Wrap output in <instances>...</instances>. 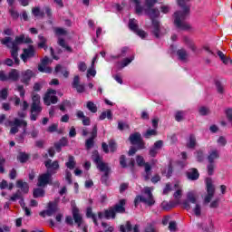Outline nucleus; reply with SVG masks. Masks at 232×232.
<instances>
[{"label":"nucleus","mask_w":232,"mask_h":232,"mask_svg":"<svg viewBox=\"0 0 232 232\" xmlns=\"http://www.w3.org/2000/svg\"><path fill=\"white\" fill-rule=\"evenodd\" d=\"M177 4L182 8L183 12L174 13V24L179 30H191V25L185 21L186 15L189 14V5L186 0H177Z\"/></svg>","instance_id":"nucleus-1"},{"label":"nucleus","mask_w":232,"mask_h":232,"mask_svg":"<svg viewBox=\"0 0 232 232\" xmlns=\"http://www.w3.org/2000/svg\"><path fill=\"white\" fill-rule=\"evenodd\" d=\"M24 43V34L20 36H16L14 41H12V37H5L1 40V44L7 46V48L11 49V57L14 60V63L19 65V44H23Z\"/></svg>","instance_id":"nucleus-2"},{"label":"nucleus","mask_w":232,"mask_h":232,"mask_svg":"<svg viewBox=\"0 0 232 232\" xmlns=\"http://www.w3.org/2000/svg\"><path fill=\"white\" fill-rule=\"evenodd\" d=\"M147 15H150V19H152V34L155 37H160V23L155 20V18L160 15V11L157 8L149 7V9L145 10Z\"/></svg>","instance_id":"nucleus-3"},{"label":"nucleus","mask_w":232,"mask_h":232,"mask_svg":"<svg viewBox=\"0 0 232 232\" xmlns=\"http://www.w3.org/2000/svg\"><path fill=\"white\" fill-rule=\"evenodd\" d=\"M32 101L30 119L31 121H37V117H39L43 111V107H41V96H39V94H33Z\"/></svg>","instance_id":"nucleus-4"},{"label":"nucleus","mask_w":232,"mask_h":232,"mask_svg":"<svg viewBox=\"0 0 232 232\" xmlns=\"http://www.w3.org/2000/svg\"><path fill=\"white\" fill-rule=\"evenodd\" d=\"M144 193L146 197L137 196L134 199L135 208L139 206L140 202H143L144 204H147V206H153V204H155V199H153V194L151 193V188H149V187L144 188Z\"/></svg>","instance_id":"nucleus-5"},{"label":"nucleus","mask_w":232,"mask_h":232,"mask_svg":"<svg viewBox=\"0 0 232 232\" xmlns=\"http://www.w3.org/2000/svg\"><path fill=\"white\" fill-rule=\"evenodd\" d=\"M207 195L204 198V204H209L215 197V186H213V179L211 178L206 179Z\"/></svg>","instance_id":"nucleus-6"},{"label":"nucleus","mask_w":232,"mask_h":232,"mask_svg":"<svg viewBox=\"0 0 232 232\" xmlns=\"http://www.w3.org/2000/svg\"><path fill=\"white\" fill-rule=\"evenodd\" d=\"M191 204H198V194L197 192L190 191L187 194V200L183 202L184 209L189 211L192 208Z\"/></svg>","instance_id":"nucleus-7"},{"label":"nucleus","mask_w":232,"mask_h":232,"mask_svg":"<svg viewBox=\"0 0 232 232\" xmlns=\"http://www.w3.org/2000/svg\"><path fill=\"white\" fill-rule=\"evenodd\" d=\"M9 126H11L10 134L15 135V133H19V127L24 126V128H26L28 126V122L24 120L20 119H14V121H8Z\"/></svg>","instance_id":"nucleus-8"},{"label":"nucleus","mask_w":232,"mask_h":232,"mask_svg":"<svg viewBox=\"0 0 232 232\" xmlns=\"http://www.w3.org/2000/svg\"><path fill=\"white\" fill-rule=\"evenodd\" d=\"M136 162L138 166H144L145 173L143 175L144 180L148 181L151 179V165L150 163H144V158L141 156H137Z\"/></svg>","instance_id":"nucleus-9"},{"label":"nucleus","mask_w":232,"mask_h":232,"mask_svg":"<svg viewBox=\"0 0 232 232\" xmlns=\"http://www.w3.org/2000/svg\"><path fill=\"white\" fill-rule=\"evenodd\" d=\"M57 92L53 89H50L44 98V102L46 106H50V104H57V96L55 94Z\"/></svg>","instance_id":"nucleus-10"},{"label":"nucleus","mask_w":232,"mask_h":232,"mask_svg":"<svg viewBox=\"0 0 232 232\" xmlns=\"http://www.w3.org/2000/svg\"><path fill=\"white\" fill-rule=\"evenodd\" d=\"M48 184H52V174L45 172L38 176V188H44L45 186H48Z\"/></svg>","instance_id":"nucleus-11"},{"label":"nucleus","mask_w":232,"mask_h":232,"mask_svg":"<svg viewBox=\"0 0 232 232\" xmlns=\"http://www.w3.org/2000/svg\"><path fill=\"white\" fill-rule=\"evenodd\" d=\"M44 166L47 169V173H50L51 175L57 173L59 170V161L57 160L53 161L49 159L44 161Z\"/></svg>","instance_id":"nucleus-12"},{"label":"nucleus","mask_w":232,"mask_h":232,"mask_svg":"<svg viewBox=\"0 0 232 232\" xmlns=\"http://www.w3.org/2000/svg\"><path fill=\"white\" fill-rule=\"evenodd\" d=\"M129 28L132 30V32H135V34H137L139 37H141V39H144V37L147 35L146 32L139 30V25L137 24V20L135 19H130L129 21Z\"/></svg>","instance_id":"nucleus-13"},{"label":"nucleus","mask_w":232,"mask_h":232,"mask_svg":"<svg viewBox=\"0 0 232 232\" xmlns=\"http://www.w3.org/2000/svg\"><path fill=\"white\" fill-rule=\"evenodd\" d=\"M35 55V49L34 45H29L27 49H24V53L21 54V59L26 63L28 59H32Z\"/></svg>","instance_id":"nucleus-14"},{"label":"nucleus","mask_w":232,"mask_h":232,"mask_svg":"<svg viewBox=\"0 0 232 232\" xmlns=\"http://www.w3.org/2000/svg\"><path fill=\"white\" fill-rule=\"evenodd\" d=\"M130 144H138L141 150H144V142H142V138L140 133L135 132L129 137Z\"/></svg>","instance_id":"nucleus-15"},{"label":"nucleus","mask_w":232,"mask_h":232,"mask_svg":"<svg viewBox=\"0 0 232 232\" xmlns=\"http://www.w3.org/2000/svg\"><path fill=\"white\" fill-rule=\"evenodd\" d=\"M54 213H57V204L53 202H50L48 205L47 210H44L40 212V217H52V215H54Z\"/></svg>","instance_id":"nucleus-16"},{"label":"nucleus","mask_w":232,"mask_h":232,"mask_svg":"<svg viewBox=\"0 0 232 232\" xmlns=\"http://www.w3.org/2000/svg\"><path fill=\"white\" fill-rule=\"evenodd\" d=\"M72 88L76 89L78 93H84V92H86L84 84H81V77H79V75L74 76L72 81Z\"/></svg>","instance_id":"nucleus-17"},{"label":"nucleus","mask_w":232,"mask_h":232,"mask_svg":"<svg viewBox=\"0 0 232 232\" xmlns=\"http://www.w3.org/2000/svg\"><path fill=\"white\" fill-rule=\"evenodd\" d=\"M35 73H34V71L27 69L25 71H23L21 73V82H24V84H28L30 81L32 80V77H34Z\"/></svg>","instance_id":"nucleus-18"},{"label":"nucleus","mask_w":232,"mask_h":232,"mask_svg":"<svg viewBox=\"0 0 232 232\" xmlns=\"http://www.w3.org/2000/svg\"><path fill=\"white\" fill-rule=\"evenodd\" d=\"M115 210H113L112 207L104 210V214H102V212H98V218L100 219L107 218V220H110V218H115Z\"/></svg>","instance_id":"nucleus-19"},{"label":"nucleus","mask_w":232,"mask_h":232,"mask_svg":"<svg viewBox=\"0 0 232 232\" xmlns=\"http://www.w3.org/2000/svg\"><path fill=\"white\" fill-rule=\"evenodd\" d=\"M207 159L209 163L215 164V160H217L218 159H220V152L217 149H211L208 151V155Z\"/></svg>","instance_id":"nucleus-20"},{"label":"nucleus","mask_w":232,"mask_h":232,"mask_svg":"<svg viewBox=\"0 0 232 232\" xmlns=\"http://www.w3.org/2000/svg\"><path fill=\"white\" fill-rule=\"evenodd\" d=\"M124 206H126V199H121L118 204L112 207V209L116 215L117 213H126V208Z\"/></svg>","instance_id":"nucleus-21"},{"label":"nucleus","mask_w":232,"mask_h":232,"mask_svg":"<svg viewBox=\"0 0 232 232\" xmlns=\"http://www.w3.org/2000/svg\"><path fill=\"white\" fill-rule=\"evenodd\" d=\"M16 188H18V189H21V193H24V195H26V193L30 191V187L28 186V183L21 179L16 181Z\"/></svg>","instance_id":"nucleus-22"},{"label":"nucleus","mask_w":232,"mask_h":232,"mask_svg":"<svg viewBox=\"0 0 232 232\" xmlns=\"http://www.w3.org/2000/svg\"><path fill=\"white\" fill-rule=\"evenodd\" d=\"M72 218L74 219L75 224L78 225V227H81V224H82V217L81 216V213H79V208H72Z\"/></svg>","instance_id":"nucleus-23"},{"label":"nucleus","mask_w":232,"mask_h":232,"mask_svg":"<svg viewBox=\"0 0 232 232\" xmlns=\"http://www.w3.org/2000/svg\"><path fill=\"white\" fill-rule=\"evenodd\" d=\"M19 77H21V74L19 73V71L16 69H12L8 72V81H13V82H17L19 81Z\"/></svg>","instance_id":"nucleus-24"},{"label":"nucleus","mask_w":232,"mask_h":232,"mask_svg":"<svg viewBox=\"0 0 232 232\" xmlns=\"http://www.w3.org/2000/svg\"><path fill=\"white\" fill-rule=\"evenodd\" d=\"M97 168L102 173H106V175H110V165L105 163L104 161H100V163L96 164Z\"/></svg>","instance_id":"nucleus-25"},{"label":"nucleus","mask_w":232,"mask_h":232,"mask_svg":"<svg viewBox=\"0 0 232 232\" xmlns=\"http://www.w3.org/2000/svg\"><path fill=\"white\" fill-rule=\"evenodd\" d=\"M187 177L189 180H198L199 174L197 169H191L188 171Z\"/></svg>","instance_id":"nucleus-26"},{"label":"nucleus","mask_w":232,"mask_h":232,"mask_svg":"<svg viewBox=\"0 0 232 232\" xmlns=\"http://www.w3.org/2000/svg\"><path fill=\"white\" fill-rule=\"evenodd\" d=\"M197 146V138L195 135L190 134L187 142V148L193 150Z\"/></svg>","instance_id":"nucleus-27"},{"label":"nucleus","mask_w":232,"mask_h":232,"mask_svg":"<svg viewBox=\"0 0 232 232\" xmlns=\"http://www.w3.org/2000/svg\"><path fill=\"white\" fill-rule=\"evenodd\" d=\"M177 54L180 61H187L188 57H189V54H188V51H186L185 49L178 50Z\"/></svg>","instance_id":"nucleus-28"},{"label":"nucleus","mask_w":232,"mask_h":232,"mask_svg":"<svg viewBox=\"0 0 232 232\" xmlns=\"http://www.w3.org/2000/svg\"><path fill=\"white\" fill-rule=\"evenodd\" d=\"M195 157L198 162H204L206 156L203 150H196Z\"/></svg>","instance_id":"nucleus-29"},{"label":"nucleus","mask_w":232,"mask_h":232,"mask_svg":"<svg viewBox=\"0 0 232 232\" xmlns=\"http://www.w3.org/2000/svg\"><path fill=\"white\" fill-rule=\"evenodd\" d=\"M131 229H133V227L130 221H127L125 225L120 227V232H131Z\"/></svg>","instance_id":"nucleus-30"},{"label":"nucleus","mask_w":232,"mask_h":232,"mask_svg":"<svg viewBox=\"0 0 232 232\" xmlns=\"http://www.w3.org/2000/svg\"><path fill=\"white\" fill-rule=\"evenodd\" d=\"M191 209L196 217H200V215H202V207L200 206V203L194 204V207H192Z\"/></svg>","instance_id":"nucleus-31"},{"label":"nucleus","mask_w":232,"mask_h":232,"mask_svg":"<svg viewBox=\"0 0 232 232\" xmlns=\"http://www.w3.org/2000/svg\"><path fill=\"white\" fill-rule=\"evenodd\" d=\"M86 217L88 218H92L95 226H99V222H97V216L93 214V212L92 211V208H87Z\"/></svg>","instance_id":"nucleus-32"},{"label":"nucleus","mask_w":232,"mask_h":232,"mask_svg":"<svg viewBox=\"0 0 232 232\" xmlns=\"http://www.w3.org/2000/svg\"><path fill=\"white\" fill-rule=\"evenodd\" d=\"M106 117H107V119H109V121H111V119H113V114H111V110L102 112L99 119H100V121H104V119H106Z\"/></svg>","instance_id":"nucleus-33"},{"label":"nucleus","mask_w":232,"mask_h":232,"mask_svg":"<svg viewBox=\"0 0 232 232\" xmlns=\"http://www.w3.org/2000/svg\"><path fill=\"white\" fill-rule=\"evenodd\" d=\"M10 200L15 202V200H21L20 203L23 202V192L21 190H17L11 198Z\"/></svg>","instance_id":"nucleus-34"},{"label":"nucleus","mask_w":232,"mask_h":232,"mask_svg":"<svg viewBox=\"0 0 232 232\" xmlns=\"http://www.w3.org/2000/svg\"><path fill=\"white\" fill-rule=\"evenodd\" d=\"M174 188H176V191L174 193V198H176V200H179V198H180L182 197V188H180L179 182L175 183Z\"/></svg>","instance_id":"nucleus-35"},{"label":"nucleus","mask_w":232,"mask_h":232,"mask_svg":"<svg viewBox=\"0 0 232 232\" xmlns=\"http://www.w3.org/2000/svg\"><path fill=\"white\" fill-rule=\"evenodd\" d=\"M38 39V48H47L46 43L48 40L46 39V37L43 36L42 34H39Z\"/></svg>","instance_id":"nucleus-36"},{"label":"nucleus","mask_w":232,"mask_h":232,"mask_svg":"<svg viewBox=\"0 0 232 232\" xmlns=\"http://www.w3.org/2000/svg\"><path fill=\"white\" fill-rule=\"evenodd\" d=\"M38 70L43 73H52V68L48 67L45 65V63H43L38 65Z\"/></svg>","instance_id":"nucleus-37"},{"label":"nucleus","mask_w":232,"mask_h":232,"mask_svg":"<svg viewBox=\"0 0 232 232\" xmlns=\"http://www.w3.org/2000/svg\"><path fill=\"white\" fill-rule=\"evenodd\" d=\"M75 158H73V156H69L68 162L65 163L66 168L73 169L75 168Z\"/></svg>","instance_id":"nucleus-38"},{"label":"nucleus","mask_w":232,"mask_h":232,"mask_svg":"<svg viewBox=\"0 0 232 232\" xmlns=\"http://www.w3.org/2000/svg\"><path fill=\"white\" fill-rule=\"evenodd\" d=\"M92 159L93 162H95L96 165L102 161V157H101V155H99V151H97V150H94L92 152Z\"/></svg>","instance_id":"nucleus-39"},{"label":"nucleus","mask_w":232,"mask_h":232,"mask_svg":"<svg viewBox=\"0 0 232 232\" xmlns=\"http://www.w3.org/2000/svg\"><path fill=\"white\" fill-rule=\"evenodd\" d=\"M58 44H59V46H62V48H64L67 52H70V53L72 52V47H70L68 44H66V41H64V39L59 38Z\"/></svg>","instance_id":"nucleus-40"},{"label":"nucleus","mask_w":232,"mask_h":232,"mask_svg":"<svg viewBox=\"0 0 232 232\" xmlns=\"http://www.w3.org/2000/svg\"><path fill=\"white\" fill-rule=\"evenodd\" d=\"M134 59H135V56H130V58H124L121 61V68H126V66H128V64H130Z\"/></svg>","instance_id":"nucleus-41"},{"label":"nucleus","mask_w":232,"mask_h":232,"mask_svg":"<svg viewBox=\"0 0 232 232\" xmlns=\"http://www.w3.org/2000/svg\"><path fill=\"white\" fill-rule=\"evenodd\" d=\"M86 108L91 111L92 113H97V105L93 103V102H88Z\"/></svg>","instance_id":"nucleus-42"},{"label":"nucleus","mask_w":232,"mask_h":232,"mask_svg":"<svg viewBox=\"0 0 232 232\" xmlns=\"http://www.w3.org/2000/svg\"><path fill=\"white\" fill-rule=\"evenodd\" d=\"M143 232H157L155 223H148Z\"/></svg>","instance_id":"nucleus-43"},{"label":"nucleus","mask_w":232,"mask_h":232,"mask_svg":"<svg viewBox=\"0 0 232 232\" xmlns=\"http://www.w3.org/2000/svg\"><path fill=\"white\" fill-rule=\"evenodd\" d=\"M218 55L219 59H221L223 64H228L229 63V58L226 57V54L222 53V51H218Z\"/></svg>","instance_id":"nucleus-44"},{"label":"nucleus","mask_w":232,"mask_h":232,"mask_svg":"<svg viewBox=\"0 0 232 232\" xmlns=\"http://www.w3.org/2000/svg\"><path fill=\"white\" fill-rule=\"evenodd\" d=\"M157 135V130L150 129L144 134L145 139H150V137H155Z\"/></svg>","instance_id":"nucleus-45"},{"label":"nucleus","mask_w":232,"mask_h":232,"mask_svg":"<svg viewBox=\"0 0 232 232\" xmlns=\"http://www.w3.org/2000/svg\"><path fill=\"white\" fill-rule=\"evenodd\" d=\"M32 14L35 17H44V13L41 12V9H39V7H34L32 9Z\"/></svg>","instance_id":"nucleus-46"},{"label":"nucleus","mask_w":232,"mask_h":232,"mask_svg":"<svg viewBox=\"0 0 232 232\" xmlns=\"http://www.w3.org/2000/svg\"><path fill=\"white\" fill-rule=\"evenodd\" d=\"M34 198H39V197H44V190L43 188H35L34 190Z\"/></svg>","instance_id":"nucleus-47"},{"label":"nucleus","mask_w":232,"mask_h":232,"mask_svg":"<svg viewBox=\"0 0 232 232\" xmlns=\"http://www.w3.org/2000/svg\"><path fill=\"white\" fill-rule=\"evenodd\" d=\"M136 5V14H142V6L140 5V0H132Z\"/></svg>","instance_id":"nucleus-48"},{"label":"nucleus","mask_w":232,"mask_h":232,"mask_svg":"<svg viewBox=\"0 0 232 232\" xmlns=\"http://www.w3.org/2000/svg\"><path fill=\"white\" fill-rule=\"evenodd\" d=\"M175 119L177 122H180L181 121H184V111H178L175 114Z\"/></svg>","instance_id":"nucleus-49"},{"label":"nucleus","mask_w":232,"mask_h":232,"mask_svg":"<svg viewBox=\"0 0 232 232\" xmlns=\"http://www.w3.org/2000/svg\"><path fill=\"white\" fill-rule=\"evenodd\" d=\"M8 99V89L0 91V101H6Z\"/></svg>","instance_id":"nucleus-50"},{"label":"nucleus","mask_w":232,"mask_h":232,"mask_svg":"<svg viewBox=\"0 0 232 232\" xmlns=\"http://www.w3.org/2000/svg\"><path fill=\"white\" fill-rule=\"evenodd\" d=\"M59 72H62L63 73V77H68V75H70V72H68V71H63V66H61V65H57L56 67H55V72L56 73H59Z\"/></svg>","instance_id":"nucleus-51"},{"label":"nucleus","mask_w":232,"mask_h":232,"mask_svg":"<svg viewBox=\"0 0 232 232\" xmlns=\"http://www.w3.org/2000/svg\"><path fill=\"white\" fill-rule=\"evenodd\" d=\"M118 130H120V131H123V130H130V125H128V123L119 121Z\"/></svg>","instance_id":"nucleus-52"},{"label":"nucleus","mask_w":232,"mask_h":232,"mask_svg":"<svg viewBox=\"0 0 232 232\" xmlns=\"http://www.w3.org/2000/svg\"><path fill=\"white\" fill-rule=\"evenodd\" d=\"M9 14L14 19H19V12L15 11L14 7L9 9Z\"/></svg>","instance_id":"nucleus-53"},{"label":"nucleus","mask_w":232,"mask_h":232,"mask_svg":"<svg viewBox=\"0 0 232 232\" xmlns=\"http://www.w3.org/2000/svg\"><path fill=\"white\" fill-rule=\"evenodd\" d=\"M94 139L93 138H89L88 140H86L85 141V148L87 150H91V148H93V144H94Z\"/></svg>","instance_id":"nucleus-54"},{"label":"nucleus","mask_w":232,"mask_h":232,"mask_svg":"<svg viewBox=\"0 0 232 232\" xmlns=\"http://www.w3.org/2000/svg\"><path fill=\"white\" fill-rule=\"evenodd\" d=\"M173 191V188L171 187V183H167L165 188H163V195H168Z\"/></svg>","instance_id":"nucleus-55"},{"label":"nucleus","mask_w":232,"mask_h":232,"mask_svg":"<svg viewBox=\"0 0 232 232\" xmlns=\"http://www.w3.org/2000/svg\"><path fill=\"white\" fill-rule=\"evenodd\" d=\"M33 139H35L39 135V130L35 128V125L32 126V131L29 132Z\"/></svg>","instance_id":"nucleus-56"},{"label":"nucleus","mask_w":232,"mask_h":232,"mask_svg":"<svg viewBox=\"0 0 232 232\" xmlns=\"http://www.w3.org/2000/svg\"><path fill=\"white\" fill-rule=\"evenodd\" d=\"M17 159L21 162H26V160H28V156L26 155V153L20 152Z\"/></svg>","instance_id":"nucleus-57"},{"label":"nucleus","mask_w":232,"mask_h":232,"mask_svg":"<svg viewBox=\"0 0 232 232\" xmlns=\"http://www.w3.org/2000/svg\"><path fill=\"white\" fill-rule=\"evenodd\" d=\"M78 70L80 72H86V70H88V66L86 65V63L84 62H80L78 63Z\"/></svg>","instance_id":"nucleus-58"},{"label":"nucleus","mask_w":232,"mask_h":232,"mask_svg":"<svg viewBox=\"0 0 232 232\" xmlns=\"http://www.w3.org/2000/svg\"><path fill=\"white\" fill-rule=\"evenodd\" d=\"M208 169V175H213V172L215 171V163H209L207 166Z\"/></svg>","instance_id":"nucleus-59"},{"label":"nucleus","mask_w":232,"mask_h":232,"mask_svg":"<svg viewBox=\"0 0 232 232\" xmlns=\"http://www.w3.org/2000/svg\"><path fill=\"white\" fill-rule=\"evenodd\" d=\"M57 128H59V125L57 123H53L48 127L47 131L49 133H53L54 131H57Z\"/></svg>","instance_id":"nucleus-60"},{"label":"nucleus","mask_w":232,"mask_h":232,"mask_svg":"<svg viewBox=\"0 0 232 232\" xmlns=\"http://www.w3.org/2000/svg\"><path fill=\"white\" fill-rule=\"evenodd\" d=\"M198 111L199 115H209V109L207 107H199Z\"/></svg>","instance_id":"nucleus-61"},{"label":"nucleus","mask_w":232,"mask_h":232,"mask_svg":"<svg viewBox=\"0 0 232 232\" xmlns=\"http://www.w3.org/2000/svg\"><path fill=\"white\" fill-rule=\"evenodd\" d=\"M16 92H19L20 97H24V93H25L24 86L17 84L16 85Z\"/></svg>","instance_id":"nucleus-62"},{"label":"nucleus","mask_w":232,"mask_h":232,"mask_svg":"<svg viewBox=\"0 0 232 232\" xmlns=\"http://www.w3.org/2000/svg\"><path fill=\"white\" fill-rule=\"evenodd\" d=\"M169 231H171V232L177 231V222H175V221H170V222L169 223Z\"/></svg>","instance_id":"nucleus-63"},{"label":"nucleus","mask_w":232,"mask_h":232,"mask_svg":"<svg viewBox=\"0 0 232 232\" xmlns=\"http://www.w3.org/2000/svg\"><path fill=\"white\" fill-rule=\"evenodd\" d=\"M227 119L232 124V109H227L226 111Z\"/></svg>","instance_id":"nucleus-64"}]
</instances>
